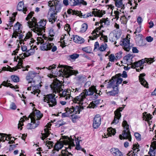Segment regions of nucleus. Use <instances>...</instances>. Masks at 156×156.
Instances as JSON below:
<instances>
[{"mask_svg":"<svg viewBox=\"0 0 156 156\" xmlns=\"http://www.w3.org/2000/svg\"><path fill=\"white\" fill-rule=\"evenodd\" d=\"M19 65V64H18L17 66H16V67H15V68H19L17 69H20L21 67H22L23 68V69L22 70L23 71H25L26 70L28 71V70L27 69V68H29V66H26V67H24L23 66H22V64L21 65V66Z\"/></svg>","mask_w":156,"mask_h":156,"instance_id":"obj_56","label":"nucleus"},{"mask_svg":"<svg viewBox=\"0 0 156 156\" xmlns=\"http://www.w3.org/2000/svg\"><path fill=\"white\" fill-rule=\"evenodd\" d=\"M111 152L114 156H123L122 153L117 148L112 149Z\"/></svg>","mask_w":156,"mask_h":156,"instance_id":"obj_31","label":"nucleus"},{"mask_svg":"<svg viewBox=\"0 0 156 156\" xmlns=\"http://www.w3.org/2000/svg\"><path fill=\"white\" fill-rule=\"evenodd\" d=\"M70 90H69V91L68 90H60L58 93L59 95L61 98H64L65 100L67 101H68L71 97L70 92L69 91Z\"/></svg>","mask_w":156,"mask_h":156,"instance_id":"obj_19","label":"nucleus"},{"mask_svg":"<svg viewBox=\"0 0 156 156\" xmlns=\"http://www.w3.org/2000/svg\"><path fill=\"white\" fill-rule=\"evenodd\" d=\"M133 56L130 54H128L124 58V59L127 62H130L132 61Z\"/></svg>","mask_w":156,"mask_h":156,"instance_id":"obj_47","label":"nucleus"},{"mask_svg":"<svg viewBox=\"0 0 156 156\" xmlns=\"http://www.w3.org/2000/svg\"><path fill=\"white\" fill-rule=\"evenodd\" d=\"M34 12H30L28 15L26 19L28 21L27 23L30 28L38 35H41L44 32V28L47 21L46 20H41L39 22L37 23V20L34 17L32 16Z\"/></svg>","mask_w":156,"mask_h":156,"instance_id":"obj_1","label":"nucleus"},{"mask_svg":"<svg viewBox=\"0 0 156 156\" xmlns=\"http://www.w3.org/2000/svg\"><path fill=\"white\" fill-rule=\"evenodd\" d=\"M82 49L83 51L87 53H90L92 52V49L90 46L83 48Z\"/></svg>","mask_w":156,"mask_h":156,"instance_id":"obj_48","label":"nucleus"},{"mask_svg":"<svg viewBox=\"0 0 156 156\" xmlns=\"http://www.w3.org/2000/svg\"><path fill=\"white\" fill-rule=\"evenodd\" d=\"M61 9V6L60 5H55V8H51L48 12L47 17L49 21L52 23L56 21L57 20V13L59 12Z\"/></svg>","mask_w":156,"mask_h":156,"instance_id":"obj_7","label":"nucleus"},{"mask_svg":"<svg viewBox=\"0 0 156 156\" xmlns=\"http://www.w3.org/2000/svg\"><path fill=\"white\" fill-rule=\"evenodd\" d=\"M49 36L51 37H47L41 35V37L37 38V44H43L41 46L40 48L41 50L47 51L51 49V51L55 52L56 51L57 48L54 45L53 43L51 42L53 40V37L55 35L53 30L51 29L49 30Z\"/></svg>","mask_w":156,"mask_h":156,"instance_id":"obj_2","label":"nucleus"},{"mask_svg":"<svg viewBox=\"0 0 156 156\" xmlns=\"http://www.w3.org/2000/svg\"><path fill=\"white\" fill-rule=\"evenodd\" d=\"M17 9L19 11H22L24 14H26L27 11L26 7H25L24 2H20L18 4L17 7Z\"/></svg>","mask_w":156,"mask_h":156,"instance_id":"obj_25","label":"nucleus"},{"mask_svg":"<svg viewBox=\"0 0 156 156\" xmlns=\"http://www.w3.org/2000/svg\"><path fill=\"white\" fill-rule=\"evenodd\" d=\"M69 4L71 6H76L78 5V3L75 0H70Z\"/></svg>","mask_w":156,"mask_h":156,"instance_id":"obj_58","label":"nucleus"},{"mask_svg":"<svg viewBox=\"0 0 156 156\" xmlns=\"http://www.w3.org/2000/svg\"><path fill=\"white\" fill-rule=\"evenodd\" d=\"M67 12L69 15H78L79 12L78 11L72 10L71 9H69L67 11Z\"/></svg>","mask_w":156,"mask_h":156,"instance_id":"obj_40","label":"nucleus"},{"mask_svg":"<svg viewBox=\"0 0 156 156\" xmlns=\"http://www.w3.org/2000/svg\"><path fill=\"white\" fill-rule=\"evenodd\" d=\"M2 85L4 86L5 87H9L12 88L16 89L18 88V87H15V86H12V85L10 83H8L7 82L5 81H4L2 83Z\"/></svg>","mask_w":156,"mask_h":156,"instance_id":"obj_38","label":"nucleus"},{"mask_svg":"<svg viewBox=\"0 0 156 156\" xmlns=\"http://www.w3.org/2000/svg\"><path fill=\"white\" fill-rule=\"evenodd\" d=\"M78 114L76 113H74L71 115L70 118L73 122H76L77 120L78 119L79 117L78 115Z\"/></svg>","mask_w":156,"mask_h":156,"instance_id":"obj_36","label":"nucleus"},{"mask_svg":"<svg viewBox=\"0 0 156 156\" xmlns=\"http://www.w3.org/2000/svg\"><path fill=\"white\" fill-rule=\"evenodd\" d=\"M18 68H16L15 67L12 68L9 66V68H6V67H3L0 71H1V72L2 71L8 70L10 72H13V71L17 70Z\"/></svg>","mask_w":156,"mask_h":156,"instance_id":"obj_37","label":"nucleus"},{"mask_svg":"<svg viewBox=\"0 0 156 156\" xmlns=\"http://www.w3.org/2000/svg\"><path fill=\"white\" fill-rule=\"evenodd\" d=\"M139 145H134L133 146L132 148L133 150V153H136L138 152L140 150L139 149Z\"/></svg>","mask_w":156,"mask_h":156,"instance_id":"obj_53","label":"nucleus"},{"mask_svg":"<svg viewBox=\"0 0 156 156\" xmlns=\"http://www.w3.org/2000/svg\"><path fill=\"white\" fill-rule=\"evenodd\" d=\"M17 108V106L15 103L11 102L10 105V108L12 110H15Z\"/></svg>","mask_w":156,"mask_h":156,"instance_id":"obj_60","label":"nucleus"},{"mask_svg":"<svg viewBox=\"0 0 156 156\" xmlns=\"http://www.w3.org/2000/svg\"><path fill=\"white\" fill-rule=\"evenodd\" d=\"M154 61V60L153 58H145L144 59H142L141 60L138 62H136L134 63L131 62L130 64L132 68H135L143 67L144 65V64L145 62L151 64Z\"/></svg>","mask_w":156,"mask_h":156,"instance_id":"obj_10","label":"nucleus"},{"mask_svg":"<svg viewBox=\"0 0 156 156\" xmlns=\"http://www.w3.org/2000/svg\"><path fill=\"white\" fill-rule=\"evenodd\" d=\"M155 150H153L151 148H150L148 152L150 156H155Z\"/></svg>","mask_w":156,"mask_h":156,"instance_id":"obj_62","label":"nucleus"},{"mask_svg":"<svg viewBox=\"0 0 156 156\" xmlns=\"http://www.w3.org/2000/svg\"><path fill=\"white\" fill-rule=\"evenodd\" d=\"M119 10H117L114 11L113 13L114 16L115 17V18L117 20H118L119 18V16H120V20H122V19L124 18L125 20H126V17H125V16L122 15V12H119Z\"/></svg>","mask_w":156,"mask_h":156,"instance_id":"obj_30","label":"nucleus"},{"mask_svg":"<svg viewBox=\"0 0 156 156\" xmlns=\"http://www.w3.org/2000/svg\"><path fill=\"white\" fill-rule=\"evenodd\" d=\"M151 147L153 148V150H155L156 149V141H154L151 143Z\"/></svg>","mask_w":156,"mask_h":156,"instance_id":"obj_64","label":"nucleus"},{"mask_svg":"<svg viewBox=\"0 0 156 156\" xmlns=\"http://www.w3.org/2000/svg\"><path fill=\"white\" fill-rule=\"evenodd\" d=\"M101 118L100 115L97 114L94 117L93 123V127L94 129L98 128L101 124Z\"/></svg>","mask_w":156,"mask_h":156,"instance_id":"obj_21","label":"nucleus"},{"mask_svg":"<svg viewBox=\"0 0 156 156\" xmlns=\"http://www.w3.org/2000/svg\"><path fill=\"white\" fill-rule=\"evenodd\" d=\"M77 2L78 3V4H81L84 5H86L87 4V3L86 1L84 0H76Z\"/></svg>","mask_w":156,"mask_h":156,"instance_id":"obj_59","label":"nucleus"},{"mask_svg":"<svg viewBox=\"0 0 156 156\" xmlns=\"http://www.w3.org/2000/svg\"><path fill=\"white\" fill-rule=\"evenodd\" d=\"M93 16V13L92 12L87 13L86 14L81 15V18H87L89 17L92 16Z\"/></svg>","mask_w":156,"mask_h":156,"instance_id":"obj_51","label":"nucleus"},{"mask_svg":"<svg viewBox=\"0 0 156 156\" xmlns=\"http://www.w3.org/2000/svg\"><path fill=\"white\" fill-rule=\"evenodd\" d=\"M87 29V25L86 23H84L81 25L80 31L82 33H83L85 32Z\"/></svg>","mask_w":156,"mask_h":156,"instance_id":"obj_49","label":"nucleus"},{"mask_svg":"<svg viewBox=\"0 0 156 156\" xmlns=\"http://www.w3.org/2000/svg\"><path fill=\"white\" fill-rule=\"evenodd\" d=\"M100 25L99 27H96L93 31L92 33V36H90L89 38L90 40H94L96 39L98 37L101 36L100 37L101 40L104 41V42H108V37L107 36L104 35L103 34L102 32L100 31H99L102 27H107L110 24V21L107 18H102L101 19L99 22H96L95 23V25H99V24Z\"/></svg>","mask_w":156,"mask_h":156,"instance_id":"obj_4","label":"nucleus"},{"mask_svg":"<svg viewBox=\"0 0 156 156\" xmlns=\"http://www.w3.org/2000/svg\"><path fill=\"white\" fill-rule=\"evenodd\" d=\"M32 32H28L26 34L25 37L22 34H20L18 37L19 39L23 41L24 44L25 43H24L25 42L28 44H29L30 45H31V44L34 43L35 41L32 37Z\"/></svg>","mask_w":156,"mask_h":156,"instance_id":"obj_13","label":"nucleus"},{"mask_svg":"<svg viewBox=\"0 0 156 156\" xmlns=\"http://www.w3.org/2000/svg\"><path fill=\"white\" fill-rule=\"evenodd\" d=\"M31 122L28 123L27 127L28 129H34L38 126L40 124L39 121L34 120L33 119H31Z\"/></svg>","mask_w":156,"mask_h":156,"instance_id":"obj_23","label":"nucleus"},{"mask_svg":"<svg viewBox=\"0 0 156 156\" xmlns=\"http://www.w3.org/2000/svg\"><path fill=\"white\" fill-rule=\"evenodd\" d=\"M92 13H93V15H94L95 16L99 17H102L105 13V11L98 9H94V11L92 12Z\"/></svg>","mask_w":156,"mask_h":156,"instance_id":"obj_27","label":"nucleus"},{"mask_svg":"<svg viewBox=\"0 0 156 156\" xmlns=\"http://www.w3.org/2000/svg\"><path fill=\"white\" fill-rule=\"evenodd\" d=\"M25 52L24 53H22L21 54H20L19 55V56H17V59H19V61L18 62V64L19 65L21 66V65L23 64V61L22 60L24 59L26 57H27V56H26Z\"/></svg>","mask_w":156,"mask_h":156,"instance_id":"obj_32","label":"nucleus"},{"mask_svg":"<svg viewBox=\"0 0 156 156\" xmlns=\"http://www.w3.org/2000/svg\"><path fill=\"white\" fill-rule=\"evenodd\" d=\"M21 25L18 22L14 25L13 28V33L12 36V38H16L19 37L20 34H21L22 32L21 30Z\"/></svg>","mask_w":156,"mask_h":156,"instance_id":"obj_16","label":"nucleus"},{"mask_svg":"<svg viewBox=\"0 0 156 156\" xmlns=\"http://www.w3.org/2000/svg\"><path fill=\"white\" fill-rule=\"evenodd\" d=\"M71 39L75 43L79 44H82L85 41V40L83 38L76 35H73Z\"/></svg>","mask_w":156,"mask_h":156,"instance_id":"obj_24","label":"nucleus"},{"mask_svg":"<svg viewBox=\"0 0 156 156\" xmlns=\"http://www.w3.org/2000/svg\"><path fill=\"white\" fill-rule=\"evenodd\" d=\"M128 37H127L120 42V45L122 46L124 49L127 51H129L130 49L129 40L128 39Z\"/></svg>","mask_w":156,"mask_h":156,"instance_id":"obj_18","label":"nucleus"},{"mask_svg":"<svg viewBox=\"0 0 156 156\" xmlns=\"http://www.w3.org/2000/svg\"><path fill=\"white\" fill-rule=\"evenodd\" d=\"M134 136L137 140L140 141L141 140V136L139 133H135Z\"/></svg>","mask_w":156,"mask_h":156,"instance_id":"obj_63","label":"nucleus"},{"mask_svg":"<svg viewBox=\"0 0 156 156\" xmlns=\"http://www.w3.org/2000/svg\"><path fill=\"white\" fill-rule=\"evenodd\" d=\"M43 100L48 104L50 107L55 106L57 104V100L54 94H50L45 96Z\"/></svg>","mask_w":156,"mask_h":156,"instance_id":"obj_9","label":"nucleus"},{"mask_svg":"<svg viewBox=\"0 0 156 156\" xmlns=\"http://www.w3.org/2000/svg\"><path fill=\"white\" fill-rule=\"evenodd\" d=\"M109 61L111 62H113L116 59V57H115L114 55L113 54H111L109 56Z\"/></svg>","mask_w":156,"mask_h":156,"instance_id":"obj_61","label":"nucleus"},{"mask_svg":"<svg viewBox=\"0 0 156 156\" xmlns=\"http://www.w3.org/2000/svg\"><path fill=\"white\" fill-rule=\"evenodd\" d=\"M72 154L71 153L66 151L62 150L61 151V153L59 155V156H72Z\"/></svg>","mask_w":156,"mask_h":156,"instance_id":"obj_46","label":"nucleus"},{"mask_svg":"<svg viewBox=\"0 0 156 156\" xmlns=\"http://www.w3.org/2000/svg\"><path fill=\"white\" fill-rule=\"evenodd\" d=\"M56 68V65H53L49 66L48 68L44 67L43 68H40L39 67H36V69H44L45 68L49 70H51L52 73L56 74L58 76H66L67 77H69L72 75H76L78 73V72L77 71H75L74 70L71 69L72 68L70 66H63L62 65L59 66L58 67V69L55 73L53 72V69H55Z\"/></svg>","mask_w":156,"mask_h":156,"instance_id":"obj_3","label":"nucleus"},{"mask_svg":"<svg viewBox=\"0 0 156 156\" xmlns=\"http://www.w3.org/2000/svg\"><path fill=\"white\" fill-rule=\"evenodd\" d=\"M115 6L117 8V10L122 13H124L125 8V5L127 3L131 5L129 0H114Z\"/></svg>","mask_w":156,"mask_h":156,"instance_id":"obj_12","label":"nucleus"},{"mask_svg":"<svg viewBox=\"0 0 156 156\" xmlns=\"http://www.w3.org/2000/svg\"><path fill=\"white\" fill-rule=\"evenodd\" d=\"M62 83L58 80H54L50 87L54 92L58 93L60 90H62Z\"/></svg>","mask_w":156,"mask_h":156,"instance_id":"obj_14","label":"nucleus"},{"mask_svg":"<svg viewBox=\"0 0 156 156\" xmlns=\"http://www.w3.org/2000/svg\"><path fill=\"white\" fill-rule=\"evenodd\" d=\"M11 78L14 82H17L19 81V78L16 76L12 75L11 76Z\"/></svg>","mask_w":156,"mask_h":156,"instance_id":"obj_57","label":"nucleus"},{"mask_svg":"<svg viewBox=\"0 0 156 156\" xmlns=\"http://www.w3.org/2000/svg\"><path fill=\"white\" fill-rule=\"evenodd\" d=\"M79 56V55L77 54H73L72 55H69V59L73 60H75L76 59L78 58Z\"/></svg>","mask_w":156,"mask_h":156,"instance_id":"obj_50","label":"nucleus"},{"mask_svg":"<svg viewBox=\"0 0 156 156\" xmlns=\"http://www.w3.org/2000/svg\"><path fill=\"white\" fill-rule=\"evenodd\" d=\"M97 91L94 86H91L88 89H85L79 96L73 99V102L77 103L80 105H82L83 104L87 103V96L92 95L94 93L97 94Z\"/></svg>","mask_w":156,"mask_h":156,"instance_id":"obj_5","label":"nucleus"},{"mask_svg":"<svg viewBox=\"0 0 156 156\" xmlns=\"http://www.w3.org/2000/svg\"><path fill=\"white\" fill-rule=\"evenodd\" d=\"M115 90L113 89V90L107 92L106 93L107 94H109L111 96H115L118 94V87L115 88Z\"/></svg>","mask_w":156,"mask_h":156,"instance_id":"obj_41","label":"nucleus"},{"mask_svg":"<svg viewBox=\"0 0 156 156\" xmlns=\"http://www.w3.org/2000/svg\"><path fill=\"white\" fill-rule=\"evenodd\" d=\"M143 120H145L148 122V123L150 124V120L151 119V115L150 114H147L146 113H143Z\"/></svg>","mask_w":156,"mask_h":156,"instance_id":"obj_33","label":"nucleus"},{"mask_svg":"<svg viewBox=\"0 0 156 156\" xmlns=\"http://www.w3.org/2000/svg\"><path fill=\"white\" fill-rule=\"evenodd\" d=\"M107 134L110 136L112 135H114L116 133V130L115 129H113L112 127H109L107 129Z\"/></svg>","mask_w":156,"mask_h":156,"instance_id":"obj_34","label":"nucleus"},{"mask_svg":"<svg viewBox=\"0 0 156 156\" xmlns=\"http://www.w3.org/2000/svg\"><path fill=\"white\" fill-rule=\"evenodd\" d=\"M74 138H75V140L76 143V147H75L76 149L77 150H80L82 151L83 152L85 153V150H84V149L82 148L81 147L80 145V140H79L78 138H76V137L75 136H73V139L74 140Z\"/></svg>","mask_w":156,"mask_h":156,"instance_id":"obj_29","label":"nucleus"},{"mask_svg":"<svg viewBox=\"0 0 156 156\" xmlns=\"http://www.w3.org/2000/svg\"><path fill=\"white\" fill-rule=\"evenodd\" d=\"M30 45L31 47V48L25 52L26 56L27 57L33 55L35 52V49L36 48V45L33 46V44H31Z\"/></svg>","mask_w":156,"mask_h":156,"instance_id":"obj_28","label":"nucleus"},{"mask_svg":"<svg viewBox=\"0 0 156 156\" xmlns=\"http://www.w3.org/2000/svg\"><path fill=\"white\" fill-rule=\"evenodd\" d=\"M24 119L25 120H28L29 118L26 117H23V118L20 119L18 124V128L19 129L23 125V122L25 121Z\"/></svg>","mask_w":156,"mask_h":156,"instance_id":"obj_42","label":"nucleus"},{"mask_svg":"<svg viewBox=\"0 0 156 156\" xmlns=\"http://www.w3.org/2000/svg\"><path fill=\"white\" fill-rule=\"evenodd\" d=\"M124 107H119L114 112L115 116L114 119L111 123V125H116L118 123L119 119L121 116L120 112L122 111L124 109Z\"/></svg>","mask_w":156,"mask_h":156,"instance_id":"obj_15","label":"nucleus"},{"mask_svg":"<svg viewBox=\"0 0 156 156\" xmlns=\"http://www.w3.org/2000/svg\"><path fill=\"white\" fill-rule=\"evenodd\" d=\"M6 136V135L4 134H0V142L2 141L4 142L5 140L7 139Z\"/></svg>","mask_w":156,"mask_h":156,"instance_id":"obj_55","label":"nucleus"},{"mask_svg":"<svg viewBox=\"0 0 156 156\" xmlns=\"http://www.w3.org/2000/svg\"><path fill=\"white\" fill-rule=\"evenodd\" d=\"M48 6L50 7V8H55L56 5H58L57 3L56 4L54 1H49L48 2Z\"/></svg>","mask_w":156,"mask_h":156,"instance_id":"obj_54","label":"nucleus"},{"mask_svg":"<svg viewBox=\"0 0 156 156\" xmlns=\"http://www.w3.org/2000/svg\"><path fill=\"white\" fill-rule=\"evenodd\" d=\"M65 112L62 114V118L71 116V115L74 113L79 114L80 111V108L78 106L72 107V108H65Z\"/></svg>","mask_w":156,"mask_h":156,"instance_id":"obj_11","label":"nucleus"},{"mask_svg":"<svg viewBox=\"0 0 156 156\" xmlns=\"http://www.w3.org/2000/svg\"><path fill=\"white\" fill-rule=\"evenodd\" d=\"M39 73L34 71L29 72L28 75L26 77V80L28 83H34L35 80H34V78L37 76Z\"/></svg>","mask_w":156,"mask_h":156,"instance_id":"obj_20","label":"nucleus"},{"mask_svg":"<svg viewBox=\"0 0 156 156\" xmlns=\"http://www.w3.org/2000/svg\"><path fill=\"white\" fill-rule=\"evenodd\" d=\"M122 125L124 130L122 135H119L120 139L121 140L128 139L129 141H131V137L129 130V125L126 121H123Z\"/></svg>","mask_w":156,"mask_h":156,"instance_id":"obj_8","label":"nucleus"},{"mask_svg":"<svg viewBox=\"0 0 156 156\" xmlns=\"http://www.w3.org/2000/svg\"><path fill=\"white\" fill-rule=\"evenodd\" d=\"M107 45L106 43H103L101 45L100 47L98 48V50L100 51H105L107 48Z\"/></svg>","mask_w":156,"mask_h":156,"instance_id":"obj_45","label":"nucleus"},{"mask_svg":"<svg viewBox=\"0 0 156 156\" xmlns=\"http://www.w3.org/2000/svg\"><path fill=\"white\" fill-rule=\"evenodd\" d=\"M43 114L40 111L36 109L30 114L29 116L31 119H33L34 120L39 121L43 117Z\"/></svg>","mask_w":156,"mask_h":156,"instance_id":"obj_17","label":"nucleus"},{"mask_svg":"<svg viewBox=\"0 0 156 156\" xmlns=\"http://www.w3.org/2000/svg\"><path fill=\"white\" fill-rule=\"evenodd\" d=\"M51 126V124H48V125H46L45 126V128L44 129V133H41V138L42 140H44L45 138L48 137V135L51 133V132L49 131L50 129V126Z\"/></svg>","mask_w":156,"mask_h":156,"instance_id":"obj_22","label":"nucleus"},{"mask_svg":"<svg viewBox=\"0 0 156 156\" xmlns=\"http://www.w3.org/2000/svg\"><path fill=\"white\" fill-rule=\"evenodd\" d=\"M77 80L78 82L80 83L86 81V77L84 76L79 75L77 77Z\"/></svg>","mask_w":156,"mask_h":156,"instance_id":"obj_35","label":"nucleus"},{"mask_svg":"<svg viewBox=\"0 0 156 156\" xmlns=\"http://www.w3.org/2000/svg\"><path fill=\"white\" fill-rule=\"evenodd\" d=\"M145 75V74L144 73L140 74L139 76V79L141 84L144 87L147 88L148 84L144 78Z\"/></svg>","mask_w":156,"mask_h":156,"instance_id":"obj_26","label":"nucleus"},{"mask_svg":"<svg viewBox=\"0 0 156 156\" xmlns=\"http://www.w3.org/2000/svg\"><path fill=\"white\" fill-rule=\"evenodd\" d=\"M63 140L59 142H57L54 147V150L58 151L63 147V145L66 146V149L64 150L68 152V149H71L74 147L75 145L73 142V139L67 136H62Z\"/></svg>","mask_w":156,"mask_h":156,"instance_id":"obj_6","label":"nucleus"},{"mask_svg":"<svg viewBox=\"0 0 156 156\" xmlns=\"http://www.w3.org/2000/svg\"><path fill=\"white\" fill-rule=\"evenodd\" d=\"M44 143L47 147H48V148H50V147H52L53 146V142L51 141H49L48 140L44 142Z\"/></svg>","mask_w":156,"mask_h":156,"instance_id":"obj_52","label":"nucleus"},{"mask_svg":"<svg viewBox=\"0 0 156 156\" xmlns=\"http://www.w3.org/2000/svg\"><path fill=\"white\" fill-rule=\"evenodd\" d=\"M81 90L80 87H74L71 89L70 92H73L75 94H76L78 93L81 92Z\"/></svg>","mask_w":156,"mask_h":156,"instance_id":"obj_44","label":"nucleus"},{"mask_svg":"<svg viewBox=\"0 0 156 156\" xmlns=\"http://www.w3.org/2000/svg\"><path fill=\"white\" fill-rule=\"evenodd\" d=\"M141 25H140L136 28V30L134 32V34H136V37H141L142 35L138 34L141 32Z\"/></svg>","mask_w":156,"mask_h":156,"instance_id":"obj_39","label":"nucleus"},{"mask_svg":"<svg viewBox=\"0 0 156 156\" xmlns=\"http://www.w3.org/2000/svg\"><path fill=\"white\" fill-rule=\"evenodd\" d=\"M115 82L114 80L110 82L107 87V88L112 87L113 89H115V88L118 87L115 85Z\"/></svg>","mask_w":156,"mask_h":156,"instance_id":"obj_43","label":"nucleus"}]
</instances>
